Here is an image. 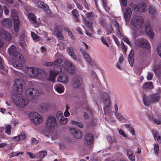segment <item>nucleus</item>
I'll list each match as a JSON object with an SVG mask.
<instances>
[{
	"mask_svg": "<svg viewBox=\"0 0 161 161\" xmlns=\"http://www.w3.org/2000/svg\"><path fill=\"white\" fill-rule=\"evenodd\" d=\"M75 67L71 62L65 60L64 64L60 65L58 67L50 71L48 80L52 82H54L56 76L59 73H65L68 72L71 74L75 71Z\"/></svg>",
	"mask_w": 161,
	"mask_h": 161,
	"instance_id": "f257e3e1",
	"label": "nucleus"
},
{
	"mask_svg": "<svg viewBox=\"0 0 161 161\" xmlns=\"http://www.w3.org/2000/svg\"><path fill=\"white\" fill-rule=\"evenodd\" d=\"M57 123L55 118L52 116H49L47 120L45 127L43 130V133H48L47 135L49 136L50 135L53 137L57 134L55 128L57 126Z\"/></svg>",
	"mask_w": 161,
	"mask_h": 161,
	"instance_id": "f03ea898",
	"label": "nucleus"
},
{
	"mask_svg": "<svg viewBox=\"0 0 161 161\" xmlns=\"http://www.w3.org/2000/svg\"><path fill=\"white\" fill-rule=\"evenodd\" d=\"M14 103L17 106L23 108L26 106L28 103V100L22 94H17L15 96L12 97Z\"/></svg>",
	"mask_w": 161,
	"mask_h": 161,
	"instance_id": "7ed1b4c3",
	"label": "nucleus"
},
{
	"mask_svg": "<svg viewBox=\"0 0 161 161\" xmlns=\"http://www.w3.org/2000/svg\"><path fill=\"white\" fill-rule=\"evenodd\" d=\"M131 24L138 29L143 28L145 26L144 20L142 18L139 16H134L131 19Z\"/></svg>",
	"mask_w": 161,
	"mask_h": 161,
	"instance_id": "20e7f679",
	"label": "nucleus"
},
{
	"mask_svg": "<svg viewBox=\"0 0 161 161\" xmlns=\"http://www.w3.org/2000/svg\"><path fill=\"white\" fill-rule=\"evenodd\" d=\"M121 9L123 12L124 16L126 22H129L131 15V12L130 8H126L124 9L123 6L125 7L127 5V0H119Z\"/></svg>",
	"mask_w": 161,
	"mask_h": 161,
	"instance_id": "39448f33",
	"label": "nucleus"
},
{
	"mask_svg": "<svg viewBox=\"0 0 161 161\" xmlns=\"http://www.w3.org/2000/svg\"><path fill=\"white\" fill-rule=\"evenodd\" d=\"M29 116L35 124H39L43 121L42 117L37 112H31L29 114Z\"/></svg>",
	"mask_w": 161,
	"mask_h": 161,
	"instance_id": "423d86ee",
	"label": "nucleus"
},
{
	"mask_svg": "<svg viewBox=\"0 0 161 161\" xmlns=\"http://www.w3.org/2000/svg\"><path fill=\"white\" fill-rule=\"evenodd\" d=\"M14 58L15 60L13 63V66L18 69H22L24 62L23 56L20 54H18Z\"/></svg>",
	"mask_w": 161,
	"mask_h": 161,
	"instance_id": "0eeeda50",
	"label": "nucleus"
},
{
	"mask_svg": "<svg viewBox=\"0 0 161 161\" xmlns=\"http://www.w3.org/2000/svg\"><path fill=\"white\" fill-rule=\"evenodd\" d=\"M13 89L15 91L22 92L25 86V81L22 79H16L15 80Z\"/></svg>",
	"mask_w": 161,
	"mask_h": 161,
	"instance_id": "6e6552de",
	"label": "nucleus"
},
{
	"mask_svg": "<svg viewBox=\"0 0 161 161\" xmlns=\"http://www.w3.org/2000/svg\"><path fill=\"white\" fill-rule=\"evenodd\" d=\"M11 16L14 21V28L15 32L19 31L20 26V22L17 15V11L15 10L11 11Z\"/></svg>",
	"mask_w": 161,
	"mask_h": 161,
	"instance_id": "1a4fd4ad",
	"label": "nucleus"
},
{
	"mask_svg": "<svg viewBox=\"0 0 161 161\" xmlns=\"http://www.w3.org/2000/svg\"><path fill=\"white\" fill-rule=\"evenodd\" d=\"M0 36L6 43L9 42L12 39L11 35L8 31L2 29H0Z\"/></svg>",
	"mask_w": 161,
	"mask_h": 161,
	"instance_id": "9d476101",
	"label": "nucleus"
},
{
	"mask_svg": "<svg viewBox=\"0 0 161 161\" xmlns=\"http://www.w3.org/2000/svg\"><path fill=\"white\" fill-rule=\"evenodd\" d=\"M130 6L132 8V10L136 12H143L146 9V5L143 3H139L137 5L131 3Z\"/></svg>",
	"mask_w": 161,
	"mask_h": 161,
	"instance_id": "9b49d317",
	"label": "nucleus"
},
{
	"mask_svg": "<svg viewBox=\"0 0 161 161\" xmlns=\"http://www.w3.org/2000/svg\"><path fill=\"white\" fill-rule=\"evenodd\" d=\"M93 137L92 134H87L85 137L84 145L88 148H91L93 147Z\"/></svg>",
	"mask_w": 161,
	"mask_h": 161,
	"instance_id": "f8f14e48",
	"label": "nucleus"
},
{
	"mask_svg": "<svg viewBox=\"0 0 161 161\" xmlns=\"http://www.w3.org/2000/svg\"><path fill=\"white\" fill-rule=\"evenodd\" d=\"M135 44L136 46H140L147 49H149L150 47V43L145 39H137L135 42Z\"/></svg>",
	"mask_w": 161,
	"mask_h": 161,
	"instance_id": "ddd939ff",
	"label": "nucleus"
},
{
	"mask_svg": "<svg viewBox=\"0 0 161 161\" xmlns=\"http://www.w3.org/2000/svg\"><path fill=\"white\" fill-rule=\"evenodd\" d=\"M82 81L81 77H76L73 78L72 83V86L75 88H77L82 84Z\"/></svg>",
	"mask_w": 161,
	"mask_h": 161,
	"instance_id": "4468645a",
	"label": "nucleus"
},
{
	"mask_svg": "<svg viewBox=\"0 0 161 161\" xmlns=\"http://www.w3.org/2000/svg\"><path fill=\"white\" fill-rule=\"evenodd\" d=\"M36 6L41 8H42L47 13L50 14L51 11L49 9L48 6L46 4H44L43 2L37 1L35 2Z\"/></svg>",
	"mask_w": 161,
	"mask_h": 161,
	"instance_id": "2eb2a0df",
	"label": "nucleus"
},
{
	"mask_svg": "<svg viewBox=\"0 0 161 161\" xmlns=\"http://www.w3.org/2000/svg\"><path fill=\"white\" fill-rule=\"evenodd\" d=\"M56 117L61 124H64L67 122V118H65L63 116V113L61 111H58L57 112Z\"/></svg>",
	"mask_w": 161,
	"mask_h": 161,
	"instance_id": "dca6fc26",
	"label": "nucleus"
},
{
	"mask_svg": "<svg viewBox=\"0 0 161 161\" xmlns=\"http://www.w3.org/2000/svg\"><path fill=\"white\" fill-rule=\"evenodd\" d=\"M25 93L27 96H31L34 97L37 96L39 94V92L36 89L29 88L25 91Z\"/></svg>",
	"mask_w": 161,
	"mask_h": 161,
	"instance_id": "f3484780",
	"label": "nucleus"
},
{
	"mask_svg": "<svg viewBox=\"0 0 161 161\" xmlns=\"http://www.w3.org/2000/svg\"><path fill=\"white\" fill-rule=\"evenodd\" d=\"M70 131L71 134L76 139H80L82 136V134L81 132L78 130L75 129H70Z\"/></svg>",
	"mask_w": 161,
	"mask_h": 161,
	"instance_id": "a211bd4d",
	"label": "nucleus"
},
{
	"mask_svg": "<svg viewBox=\"0 0 161 161\" xmlns=\"http://www.w3.org/2000/svg\"><path fill=\"white\" fill-rule=\"evenodd\" d=\"M150 102L154 103L158 102L160 98V96L158 93H153L149 95Z\"/></svg>",
	"mask_w": 161,
	"mask_h": 161,
	"instance_id": "6ab92c4d",
	"label": "nucleus"
},
{
	"mask_svg": "<svg viewBox=\"0 0 161 161\" xmlns=\"http://www.w3.org/2000/svg\"><path fill=\"white\" fill-rule=\"evenodd\" d=\"M8 53L11 57H16L17 55L19 54L16 51V47L15 46L12 45L8 49Z\"/></svg>",
	"mask_w": 161,
	"mask_h": 161,
	"instance_id": "aec40b11",
	"label": "nucleus"
},
{
	"mask_svg": "<svg viewBox=\"0 0 161 161\" xmlns=\"http://www.w3.org/2000/svg\"><path fill=\"white\" fill-rule=\"evenodd\" d=\"M57 80L59 82L66 84L69 80V76L65 75H59L58 77Z\"/></svg>",
	"mask_w": 161,
	"mask_h": 161,
	"instance_id": "412c9836",
	"label": "nucleus"
},
{
	"mask_svg": "<svg viewBox=\"0 0 161 161\" xmlns=\"http://www.w3.org/2000/svg\"><path fill=\"white\" fill-rule=\"evenodd\" d=\"M1 23L3 26L10 27L12 24V21L10 19L7 18L2 20Z\"/></svg>",
	"mask_w": 161,
	"mask_h": 161,
	"instance_id": "4be33fe9",
	"label": "nucleus"
},
{
	"mask_svg": "<svg viewBox=\"0 0 161 161\" xmlns=\"http://www.w3.org/2000/svg\"><path fill=\"white\" fill-rule=\"evenodd\" d=\"M127 156L129 159L131 161H135V157L133 152L130 149L127 150Z\"/></svg>",
	"mask_w": 161,
	"mask_h": 161,
	"instance_id": "5701e85b",
	"label": "nucleus"
},
{
	"mask_svg": "<svg viewBox=\"0 0 161 161\" xmlns=\"http://www.w3.org/2000/svg\"><path fill=\"white\" fill-rule=\"evenodd\" d=\"M54 35L57 38L60 40H63L64 38L63 36L61 33V30L60 29L58 28L54 32Z\"/></svg>",
	"mask_w": 161,
	"mask_h": 161,
	"instance_id": "b1692460",
	"label": "nucleus"
},
{
	"mask_svg": "<svg viewBox=\"0 0 161 161\" xmlns=\"http://www.w3.org/2000/svg\"><path fill=\"white\" fill-rule=\"evenodd\" d=\"M67 51L71 58L75 60H77V58L74 53L73 48L71 47H69L67 48Z\"/></svg>",
	"mask_w": 161,
	"mask_h": 161,
	"instance_id": "393cba45",
	"label": "nucleus"
},
{
	"mask_svg": "<svg viewBox=\"0 0 161 161\" xmlns=\"http://www.w3.org/2000/svg\"><path fill=\"white\" fill-rule=\"evenodd\" d=\"M146 115L149 120H153L154 122L156 124H159L161 123V120H157L156 119H153V115L150 112L147 113Z\"/></svg>",
	"mask_w": 161,
	"mask_h": 161,
	"instance_id": "a878e982",
	"label": "nucleus"
},
{
	"mask_svg": "<svg viewBox=\"0 0 161 161\" xmlns=\"http://www.w3.org/2000/svg\"><path fill=\"white\" fill-rule=\"evenodd\" d=\"M142 88L144 89L150 90L153 88L152 83L148 82L145 83L142 85Z\"/></svg>",
	"mask_w": 161,
	"mask_h": 161,
	"instance_id": "bb28decb",
	"label": "nucleus"
},
{
	"mask_svg": "<svg viewBox=\"0 0 161 161\" xmlns=\"http://www.w3.org/2000/svg\"><path fill=\"white\" fill-rule=\"evenodd\" d=\"M153 134L155 140L158 142L161 143V138L158 134V132L154 130L153 131Z\"/></svg>",
	"mask_w": 161,
	"mask_h": 161,
	"instance_id": "cd10ccee",
	"label": "nucleus"
},
{
	"mask_svg": "<svg viewBox=\"0 0 161 161\" xmlns=\"http://www.w3.org/2000/svg\"><path fill=\"white\" fill-rule=\"evenodd\" d=\"M133 56H134V52L131 50L129 55L128 57V60L131 66H132L133 64Z\"/></svg>",
	"mask_w": 161,
	"mask_h": 161,
	"instance_id": "c85d7f7f",
	"label": "nucleus"
},
{
	"mask_svg": "<svg viewBox=\"0 0 161 161\" xmlns=\"http://www.w3.org/2000/svg\"><path fill=\"white\" fill-rule=\"evenodd\" d=\"M85 19V24L86 25V26L88 28V29L89 31L93 32V30L92 26V22L91 20H89L88 21L87 20H86Z\"/></svg>",
	"mask_w": 161,
	"mask_h": 161,
	"instance_id": "c756f323",
	"label": "nucleus"
},
{
	"mask_svg": "<svg viewBox=\"0 0 161 161\" xmlns=\"http://www.w3.org/2000/svg\"><path fill=\"white\" fill-rule=\"evenodd\" d=\"M55 90L59 93H62L64 91L65 88L62 86L60 85L59 86H56L54 87Z\"/></svg>",
	"mask_w": 161,
	"mask_h": 161,
	"instance_id": "7c9ffc66",
	"label": "nucleus"
},
{
	"mask_svg": "<svg viewBox=\"0 0 161 161\" xmlns=\"http://www.w3.org/2000/svg\"><path fill=\"white\" fill-rule=\"evenodd\" d=\"M33 67H27L25 69V73L30 77H32Z\"/></svg>",
	"mask_w": 161,
	"mask_h": 161,
	"instance_id": "2f4dec72",
	"label": "nucleus"
},
{
	"mask_svg": "<svg viewBox=\"0 0 161 161\" xmlns=\"http://www.w3.org/2000/svg\"><path fill=\"white\" fill-rule=\"evenodd\" d=\"M71 13L73 16L74 17L75 21L76 22H78L79 21V19L78 16L79 15V14L77 10L75 9L73 10L72 11Z\"/></svg>",
	"mask_w": 161,
	"mask_h": 161,
	"instance_id": "473e14b6",
	"label": "nucleus"
},
{
	"mask_svg": "<svg viewBox=\"0 0 161 161\" xmlns=\"http://www.w3.org/2000/svg\"><path fill=\"white\" fill-rule=\"evenodd\" d=\"M28 18L33 23H36V18L34 14L32 13H29L28 15Z\"/></svg>",
	"mask_w": 161,
	"mask_h": 161,
	"instance_id": "72a5a7b5",
	"label": "nucleus"
},
{
	"mask_svg": "<svg viewBox=\"0 0 161 161\" xmlns=\"http://www.w3.org/2000/svg\"><path fill=\"white\" fill-rule=\"evenodd\" d=\"M31 34L33 39L35 41L38 42L40 39V38L34 32L31 31Z\"/></svg>",
	"mask_w": 161,
	"mask_h": 161,
	"instance_id": "f704fd0d",
	"label": "nucleus"
},
{
	"mask_svg": "<svg viewBox=\"0 0 161 161\" xmlns=\"http://www.w3.org/2000/svg\"><path fill=\"white\" fill-rule=\"evenodd\" d=\"M25 135L22 134L14 137L13 139H14L16 141H18L19 140L25 139Z\"/></svg>",
	"mask_w": 161,
	"mask_h": 161,
	"instance_id": "c9c22d12",
	"label": "nucleus"
},
{
	"mask_svg": "<svg viewBox=\"0 0 161 161\" xmlns=\"http://www.w3.org/2000/svg\"><path fill=\"white\" fill-rule=\"evenodd\" d=\"M145 30L149 36L151 37H153L154 35L150 27H146L145 28Z\"/></svg>",
	"mask_w": 161,
	"mask_h": 161,
	"instance_id": "e433bc0d",
	"label": "nucleus"
},
{
	"mask_svg": "<svg viewBox=\"0 0 161 161\" xmlns=\"http://www.w3.org/2000/svg\"><path fill=\"white\" fill-rule=\"evenodd\" d=\"M39 73V69L37 68L33 67L32 77L36 76Z\"/></svg>",
	"mask_w": 161,
	"mask_h": 161,
	"instance_id": "4c0bfd02",
	"label": "nucleus"
},
{
	"mask_svg": "<svg viewBox=\"0 0 161 161\" xmlns=\"http://www.w3.org/2000/svg\"><path fill=\"white\" fill-rule=\"evenodd\" d=\"M65 31L68 33V36L70 37V38L72 40H74L75 38L73 36L71 31L68 28H65Z\"/></svg>",
	"mask_w": 161,
	"mask_h": 161,
	"instance_id": "58836bf2",
	"label": "nucleus"
},
{
	"mask_svg": "<svg viewBox=\"0 0 161 161\" xmlns=\"http://www.w3.org/2000/svg\"><path fill=\"white\" fill-rule=\"evenodd\" d=\"M23 153L20 152L18 153L16 152H13L8 154V156L10 158H12L14 156H18L20 154H22Z\"/></svg>",
	"mask_w": 161,
	"mask_h": 161,
	"instance_id": "ea45409f",
	"label": "nucleus"
},
{
	"mask_svg": "<svg viewBox=\"0 0 161 161\" xmlns=\"http://www.w3.org/2000/svg\"><path fill=\"white\" fill-rule=\"evenodd\" d=\"M149 12L150 14H153L156 13V10L154 7L150 6L149 8Z\"/></svg>",
	"mask_w": 161,
	"mask_h": 161,
	"instance_id": "a19ab883",
	"label": "nucleus"
},
{
	"mask_svg": "<svg viewBox=\"0 0 161 161\" xmlns=\"http://www.w3.org/2000/svg\"><path fill=\"white\" fill-rule=\"evenodd\" d=\"M143 100L144 104L146 106H148L149 105L150 103H151L150 102V99L149 98V100H148L147 98L145 97H144L143 98Z\"/></svg>",
	"mask_w": 161,
	"mask_h": 161,
	"instance_id": "79ce46f5",
	"label": "nucleus"
},
{
	"mask_svg": "<svg viewBox=\"0 0 161 161\" xmlns=\"http://www.w3.org/2000/svg\"><path fill=\"white\" fill-rule=\"evenodd\" d=\"M62 60L59 58L56 59L53 63V65H55L58 64H59L62 63Z\"/></svg>",
	"mask_w": 161,
	"mask_h": 161,
	"instance_id": "37998d69",
	"label": "nucleus"
},
{
	"mask_svg": "<svg viewBox=\"0 0 161 161\" xmlns=\"http://www.w3.org/2000/svg\"><path fill=\"white\" fill-rule=\"evenodd\" d=\"M71 123L75 125H76L77 126L80 127L82 128L83 127V125L81 122H77L75 121H72Z\"/></svg>",
	"mask_w": 161,
	"mask_h": 161,
	"instance_id": "c03bdc74",
	"label": "nucleus"
},
{
	"mask_svg": "<svg viewBox=\"0 0 161 161\" xmlns=\"http://www.w3.org/2000/svg\"><path fill=\"white\" fill-rule=\"evenodd\" d=\"M160 68V66L158 65H155L153 67V70L156 74H158L159 73Z\"/></svg>",
	"mask_w": 161,
	"mask_h": 161,
	"instance_id": "a18cd8bd",
	"label": "nucleus"
},
{
	"mask_svg": "<svg viewBox=\"0 0 161 161\" xmlns=\"http://www.w3.org/2000/svg\"><path fill=\"white\" fill-rule=\"evenodd\" d=\"M118 132L119 134L125 138L127 137V136L125 134L124 131L121 129H118Z\"/></svg>",
	"mask_w": 161,
	"mask_h": 161,
	"instance_id": "49530a36",
	"label": "nucleus"
},
{
	"mask_svg": "<svg viewBox=\"0 0 161 161\" xmlns=\"http://www.w3.org/2000/svg\"><path fill=\"white\" fill-rule=\"evenodd\" d=\"M113 29L111 26H108L106 30V32L107 34L108 35L112 32Z\"/></svg>",
	"mask_w": 161,
	"mask_h": 161,
	"instance_id": "de8ad7c7",
	"label": "nucleus"
},
{
	"mask_svg": "<svg viewBox=\"0 0 161 161\" xmlns=\"http://www.w3.org/2000/svg\"><path fill=\"white\" fill-rule=\"evenodd\" d=\"M43 107H42V109L45 110H47L51 108V105L47 103H46L43 105Z\"/></svg>",
	"mask_w": 161,
	"mask_h": 161,
	"instance_id": "09e8293b",
	"label": "nucleus"
},
{
	"mask_svg": "<svg viewBox=\"0 0 161 161\" xmlns=\"http://www.w3.org/2000/svg\"><path fill=\"white\" fill-rule=\"evenodd\" d=\"M39 157L41 158H43L47 154L46 152L45 151L40 152L39 153Z\"/></svg>",
	"mask_w": 161,
	"mask_h": 161,
	"instance_id": "8fccbe9b",
	"label": "nucleus"
},
{
	"mask_svg": "<svg viewBox=\"0 0 161 161\" xmlns=\"http://www.w3.org/2000/svg\"><path fill=\"white\" fill-rule=\"evenodd\" d=\"M159 146L158 144H156L154 146V150L155 153L157 155L158 153Z\"/></svg>",
	"mask_w": 161,
	"mask_h": 161,
	"instance_id": "3c124183",
	"label": "nucleus"
},
{
	"mask_svg": "<svg viewBox=\"0 0 161 161\" xmlns=\"http://www.w3.org/2000/svg\"><path fill=\"white\" fill-rule=\"evenodd\" d=\"M84 57L87 62L89 63L91 62V58L87 53L84 56Z\"/></svg>",
	"mask_w": 161,
	"mask_h": 161,
	"instance_id": "603ef678",
	"label": "nucleus"
},
{
	"mask_svg": "<svg viewBox=\"0 0 161 161\" xmlns=\"http://www.w3.org/2000/svg\"><path fill=\"white\" fill-rule=\"evenodd\" d=\"M5 44V42L0 36V48L2 47Z\"/></svg>",
	"mask_w": 161,
	"mask_h": 161,
	"instance_id": "864d4df0",
	"label": "nucleus"
},
{
	"mask_svg": "<svg viewBox=\"0 0 161 161\" xmlns=\"http://www.w3.org/2000/svg\"><path fill=\"white\" fill-rule=\"evenodd\" d=\"M100 40L107 47H108L109 45L108 43L106 42V40L103 37H101L100 38Z\"/></svg>",
	"mask_w": 161,
	"mask_h": 161,
	"instance_id": "5fc2aeb1",
	"label": "nucleus"
},
{
	"mask_svg": "<svg viewBox=\"0 0 161 161\" xmlns=\"http://www.w3.org/2000/svg\"><path fill=\"white\" fill-rule=\"evenodd\" d=\"M11 126L10 125H7L6 127L5 132L8 134H10L11 132Z\"/></svg>",
	"mask_w": 161,
	"mask_h": 161,
	"instance_id": "6e6d98bb",
	"label": "nucleus"
},
{
	"mask_svg": "<svg viewBox=\"0 0 161 161\" xmlns=\"http://www.w3.org/2000/svg\"><path fill=\"white\" fill-rule=\"evenodd\" d=\"M80 2L83 3L85 8L87 9H89V8L87 4L86 3V0H79Z\"/></svg>",
	"mask_w": 161,
	"mask_h": 161,
	"instance_id": "4d7b16f0",
	"label": "nucleus"
},
{
	"mask_svg": "<svg viewBox=\"0 0 161 161\" xmlns=\"http://www.w3.org/2000/svg\"><path fill=\"white\" fill-rule=\"evenodd\" d=\"M129 130L133 136H136V134L134 129L133 128H130Z\"/></svg>",
	"mask_w": 161,
	"mask_h": 161,
	"instance_id": "13d9d810",
	"label": "nucleus"
},
{
	"mask_svg": "<svg viewBox=\"0 0 161 161\" xmlns=\"http://www.w3.org/2000/svg\"><path fill=\"white\" fill-rule=\"evenodd\" d=\"M115 115L119 120H121L123 119V117L118 112H115Z\"/></svg>",
	"mask_w": 161,
	"mask_h": 161,
	"instance_id": "bf43d9fd",
	"label": "nucleus"
},
{
	"mask_svg": "<svg viewBox=\"0 0 161 161\" xmlns=\"http://www.w3.org/2000/svg\"><path fill=\"white\" fill-rule=\"evenodd\" d=\"M26 153L31 158L33 159L36 158V155L34 154L28 152H27Z\"/></svg>",
	"mask_w": 161,
	"mask_h": 161,
	"instance_id": "052dcab7",
	"label": "nucleus"
},
{
	"mask_svg": "<svg viewBox=\"0 0 161 161\" xmlns=\"http://www.w3.org/2000/svg\"><path fill=\"white\" fill-rule=\"evenodd\" d=\"M3 9L4 10V13L5 14L7 15V14H8L9 11V10L7 6H4L3 7Z\"/></svg>",
	"mask_w": 161,
	"mask_h": 161,
	"instance_id": "680f3d73",
	"label": "nucleus"
},
{
	"mask_svg": "<svg viewBox=\"0 0 161 161\" xmlns=\"http://www.w3.org/2000/svg\"><path fill=\"white\" fill-rule=\"evenodd\" d=\"M112 37L114 40L115 43L119 45V43L116 37L114 35H112Z\"/></svg>",
	"mask_w": 161,
	"mask_h": 161,
	"instance_id": "e2e57ef3",
	"label": "nucleus"
},
{
	"mask_svg": "<svg viewBox=\"0 0 161 161\" xmlns=\"http://www.w3.org/2000/svg\"><path fill=\"white\" fill-rule=\"evenodd\" d=\"M153 78V74L150 73H148L147 76V78L148 80H151Z\"/></svg>",
	"mask_w": 161,
	"mask_h": 161,
	"instance_id": "0e129e2a",
	"label": "nucleus"
},
{
	"mask_svg": "<svg viewBox=\"0 0 161 161\" xmlns=\"http://www.w3.org/2000/svg\"><path fill=\"white\" fill-rule=\"evenodd\" d=\"M113 24L115 27L116 29H118L119 28V24L117 21H113Z\"/></svg>",
	"mask_w": 161,
	"mask_h": 161,
	"instance_id": "69168bd1",
	"label": "nucleus"
},
{
	"mask_svg": "<svg viewBox=\"0 0 161 161\" xmlns=\"http://www.w3.org/2000/svg\"><path fill=\"white\" fill-rule=\"evenodd\" d=\"M157 51L158 55L161 57V46L158 47L157 48Z\"/></svg>",
	"mask_w": 161,
	"mask_h": 161,
	"instance_id": "338daca9",
	"label": "nucleus"
},
{
	"mask_svg": "<svg viewBox=\"0 0 161 161\" xmlns=\"http://www.w3.org/2000/svg\"><path fill=\"white\" fill-rule=\"evenodd\" d=\"M38 141L35 138H32L31 140V142L33 144H36L37 143Z\"/></svg>",
	"mask_w": 161,
	"mask_h": 161,
	"instance_id": "774afa93",
	"label": "nucleus"
}]
</instances>
